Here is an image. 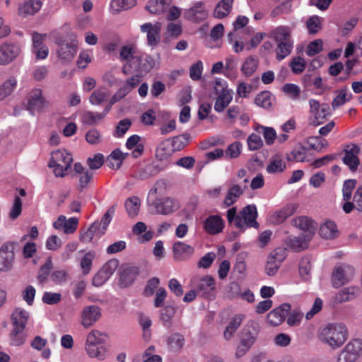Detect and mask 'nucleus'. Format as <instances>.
Instances as JSON below:
<instances>
[{
    "instance_id": "obj_25",
    "label": "nucleus",
    "mask_w": 362,
    "mask_h": 362,
    "mask_svg": "<svg viewBox=\"0 0 362 362\" xmlns=\"http://www.w3.org/2000/svg\"><path fill=\"white\" fill-rule=\"evenodd\" d=\"M291 32L292 30L290 27L279 25L271 31L269 37L273 39L276 43L291 42L293 41L291 37Z\"/></svg>"
},
{
    "instance_id": "obj_56",
    "label": "nucleus",
    "mask_w": 362,
    "mask_h": 362,
    "mask_svg": "<svg viewBox=\"0 0 362 362\" xmlns=\"http://www.w3.org/2000/svg\"><path fill=\"white\" fill-rule=\"evenodd\" d=\"M247 254L245 252H241L237 255L234 271L240 274H245L247 271L246 259Z\"/></svg>"
},
{
    "instance_id": "obj_64",
    "label": "nucleus",
    "mask_w": 362,
    "mask_h": 362,
    "mask_svg": "<svg viewBox=\"0 0 362 362\" xmlns=\"http://www.w3.org/2000/svg\"><path fill=\"white\" fill-rule=\"evenodd\" d=\"M307 151L302 145H298L291 151V158L296 162H304L306 158Z\"/></svg>"
},
{
    "instance_id": "obj_8",
    "label": "nucleus",
    "mask_w": 362,
    "mask_h": 362,
    "mask_svg": "<svg viewBox=\"0 0 362 362\" xmlns=\"http://www.w3.org/2000/svg\"><path fill=\"white\" fill-rule=\"evenodd\" d=\"M257 211L255 205H248L236 216L235 225L239 228L250 227L257 228L258 223L256 221Z\"/></svg>"
},
{
    "instance_id": "obj_61",
    "label": "nucleus",
    "mask_w": 362,
    "mask_h": 362,
    "mask_svg": "<svg viewBox=\"0 0 362 362\" xmlns=\"http://www.w3.org/2000/svg\"><path fill=\"white\" fill-rule=\"evenodd\" d=\"M258 129L262 134L267 144L271 145L274 142L276 133L274 128L260 126Z\"/></svg>"
},
{
    "instance_id": "obj_60",
    "label": "nucleus",
    "mask_w": 362,
    "mask_h": 362,
    "mask_svg": "<svg viewBox=\"0 0 362 362\" xmlns=\"http://www.w3.org/2000/svg\"><path fill=\"white\" fill-rule=\"evenodd\" d=\"M291 71L296 74H299L303 72L306 67V63L304 59L300 57H296L292 59L289 64Z\"/></svg>"
},
{
    "instance_id": "obj_21",
    "label": "nucleus",
    "mask_w": 362,
    "mask_h": 362,
    "mask_svg": "<svg viewBox=\"0 0 362 362\" xmlns=\"http://www.w3.org/2000/svg\"><path fill=\"white\" fill-rule=\"evenodd\" d=\"M208 16L204 3L196 2L194 6L185 12V17L192 22H201L205 20Z\"/></svg>"
},
{
    "instance_id": "obj_4",
    "label": "nucleus",
    "mask_w": 362,
    "mask_h": 362,
    "mask_svg": "<svg viewBox=\"0 0 362 362\" xmlns=\"http://www.w3.org/2000/svg\"><path fill=\"white\" fill-rule=\"evenodd\" d=\"M73 161L71 155L64 150H57L52 153L49 167L54 168L56 176L63 177Z\"/></svg>"
},
{
    "instance_id": "obj_20",
    "label": "nucleus",
    "mask_w": 362,
    "mask_h": 362,
    "mask_svg": "<svg viewBox=\"0 0 362 362\" xmlns=\"http://www.w3.org/2000/svg\"><path fill=\"white\" fill-rule=\"evenodd\" d=\"M291 306L288 303H284L279 307L272 310L267 315V321L272 326L281 325L291 311Z\"/></svg>"
},
{
    "instance_id": "obj_12",
    "label": "nucleus",
    "mask_w": 362,
    "mask_h": 362,
    "mask_svg": "<svg viewBox=\"0 0 362 362\" xmlns=\"http://www.w3.org/2000/svg\"><path fill=\"white\" fill-rule=\"evenodd\" d=\"M355 274L354 268L349 265H341L336 267L332 276V283L334 287L339 288L349 282Z\"/></svg>"
},
{
    "instance_id": "obj_23",
    "label": "nucleus",
    "mask_w": 362,
    "mask_h": 362,
    "mask_svg": "<svg viewBox=\"0 0 362 362\" xmlns=\"http://www.w3.org/2000/svg\"><path fill=\"white\" fill-rule=\"evenodd\" d=\"M298 204L296 203H291L285 205L279 210L274 211L271 216V221L274 224H279L285 221L289 216H292L296 209Z\"/></svg>"
},
{
    "instance_id": "obj_43",
    "label": "nucleus",
    "mask_w": 362,
    "mask_h": 362,
    "mask_svg": "<svg viewBox=\"0 0 362 362\" xmlns=\"http://www.w3.org/2000/svg\"><path fill=\"white\" fill-rule=\"evenodd\" d=\"M103 118L104 114H102V112L86 111L81 116V121L85 124L93 126L99 124Z\"/></svg>"
},
{
    "instance_id": "obj_50",
    "label": "nucleus",
    "mask_w": 362,
    "mask_h": 362,
    "mask_svg": "<svg viewBox=\"0 0 362 362\" xmlns=\"http://www.w3.org/2000/svg\"><path fill=\"white\" fill-rule=\"evenodd\" d=\"M357 183L356 180L350 179L344 181L342 187V194L344 203L352 202V192Z\"/></svg>"
},
{
    "instance_id": "obj_36",
    "label": "nucleus",
    "mask_w": 362,
    "mask_h": 362,
    "mask_svg": "<svg viewBox=\"0 0 362 362\" xmlns=\"http://www.w3.org/2000/svg\"><path fill=\"white\" fill-rule=\"evenodd\" d=\"M170 3L171 0H151L146 5V8L149 13L158 15L163 13Z\"/></svg>"
},
{
    "instance_id": "obj_17",
    "label": "nucleus",
    "mask_w": 362,
    "mask_h": 362,
    "mask_svg": "<svg viewBox=\"0 0 362 362\" xmlns=\"http://www.w3.org/2000/svg\"><path fill=\"white\" fill-rule=\"evenodd\" d=\"M162 23L156 22L154 24L146 23L140 26L141 32L146 34L148 45L156 46L160 40Z\"/></svg>"
},
{
    "instance_id": "obj_14",
    "label": "nucleus",
    "mask_w": 362,
    "mask_h": 362,
    "mask_svg": "<svg viewBox=\"0 0 362 362\" xmlns=\"http://www.w3.org/2000/svg\"><path fill=\"white\" fill-rule=\"evenodd\" d=\"M101 317L100 308L95 305H88L81 313V324L84 328L93 326Z\"/></svg>"
},
{
    "instance_id": "obj_55",
    "label": "nucleus",
    "mask_w": 362,
    "mask_h": 362,
    "mask_svg": "<svg viewBox=\"0 0 362 362\" xmlns=\"http://www.w3.org/2000/svg\"><path fill=\"white\" fill-rule=\"evenodd\" d=\"M24 329L13 327L10 333V340L11 345L21 346L25 341V334L23 332Z\"/></svg>"
},
{
    "instance_id": "obj_11",
    "label": "nucleus",
    "mask_w": 362,
    "mask_h": 362,
    "mask_svg": "<svg viewBox=\"0 0 362 362\" xmlns=\"http://www.w3.org/2000/svg\"><path fill=\"white\" fill-rule=\"evenodd\" d=\"M118 266L119 262L116 259L107 261L93 276L92 284L96 287L103 286L112 276Z\"/></svg>"
},
{
    "instance_id": "obj_48",
    "label": "nucleus",
    "mask_w": 362,
    "mask_h": 362,
    "mask_svg": "<svg viewBox=\"0 0 362 362\" xmlns=\"http://www.w3.org/2000/svg\"><path fill=\"white\" fill-rule=\"evenodd\" d=\"M173 149L175 151H179L183 149L189 143L190 135L185 133L170 139Z\"/></svg>"
},
{
    "instance_id": "obj_1",
    "label": "nucleus",
    "mask_w": 362,
    "mask_h": 362,
    "mask_svg": "<svg viewBox=\"0 0 362 362\" xmlns=\"http://www.w3.org/2000/svg\"><path fill=\"white\" fill-rule=\"evenodd\" d=\"M347 329L342 323L329 324L322 329L319 339L332 349L340 347L347 339Z\"/></svg>"
},
{
    "instance_id": "obj_52",
    "label": "nucleus",
    "mask_w": 362,
    "mask_h": 362,
    "mask_svg": "<svg viewBox=\"0 0 362 362\" xmlns=\"http://www.w3.org/2000/svg\"><path fill=\"white\" fill-rule=\"evenodd\" d=\"M286 168V163L283 159L276 156L272 158L269 164L267 167V170L269 173H277L283 172Z\"/></svg>"
},
{
    "instance_id": "obj_7",
    "label": "nucleus",
    "mask_w": 362,
    "mask_h": 362,
    "mask_svg": "<svg viewBox=\"0 0 362 362\" xmlns=\"http://www.w3.org/2000/svg\"><path fill=\"white\" fill-rule=\"evenodd\" d=\"M310 117L309 122L314 126H318L325 122L330 115V107L327 103H320L315 99L309 100Z\"/></svg>"
},
{
    "instance_id": "obj_53",
    "label": "nucleus",
    "mask_w": 362,
    "mask_h": 362,
    "mask_svg": "<svg viewBox=\"0 0 362 362\" xmlns=\"http://www.w3.org/2000/svg\"><path fill=\"white\" fill-rule=\"evenodd\" d=\"M17 85V80L15 77L11 76L8 78L0 86V96L1 98L6 97L12 93Z\"/></svg>"
},
{
    "instance_id": "obj_19",
    "label": "nucleus",
    "mask_w": 362,
    "mask_h": 362,
    "mask_svg": "<svg viewBox=\"0 0 362 362\" xmlns=\"http://www.w3.org/2000/svg\"><path fill=\"white\" fill-rule=\"evenodd\" d=\"M42 6V0H22L18 5L17 13L21 18L34 16Z\"/></svg>"
},
{
    "instance_id": "obj_40",
    "label": "nucleus",
    "mask_w": 362,
    "mask_h": 362,
    "mask_svg": "<svg viewBox=\"0 0 362 362\" xmlns=\"http://www.w3.org/2000/svg\"><path fill=\"white\" fill-rule=\"evenodd\" d=\"M276 47L275 49L276 58L279 61H281L288 56L293 47V41L291 42H281L276 43Z\"/></svg>"
},
{
    "instance_id": "obj_62",
    "label": "nucleus",
    "mask_w": 362,
    "mask_h": 362,
    "mask_svg": "<svg viewBox=\"0 0 362 362\" xmlns=\"http://www.w3.org/2000/svg\"><path fill=\"white\" fill-rule=\"evenodd\" d=\"M306 25L310 34H315L321 29V18L313 16L307 21Z\"/></svg>"
},
{
    "instance_id": "obj_54",
    "label": "nucleus",
    "mask_w": 362,
    "mask_h": 362,
    "mask_svg": "<svg viewBox=\"0 0 362 362\" xmlns=\"http://www.w3.org/2000/svg\"><path fill=\"white\" fill-rule=\"evenodd\" d=\"M95 257V252L90 250L85 254L80 262L81 268L84 274H88L92 267L93 260Z\"/></svg>"
},
{
    "instance_id": "obj_18",
    "label": "nucleus",
    "mask_w": 362,
    "mask_h": 362,
    "mask_svg": "<svg viewBox=\"0 0 362 362\" xmlns=\"http://www.w3.org/2000/svg\"><path fill=\"white\" fill-rule=\"evenodd\" d=\"M344 151V163L349 167L351 171H356L360 163L358 158L360 148L358 146L354 144H348L345 146Z\"/></svg>"
},
{
    "instance_id": "obj_41",
    "label": "nucleus",
    "mask_w": 362,
    "mask_h": 362,
    "mask_svg": "<svg viewBox=\"0 0 362 362\" xmlns=\"http://www.w3.org/2000/svg\"><path fill=\"white\" fill-rule=\"evenodd\" d=\"M86 354L90 358H95L98 360H104L106 357L107 349L102 344H94L93 346H85Z\"/></svg>"
},
{
    "instance_id": "obj_57",
    "label": "nucleus",
    "mask_w": 362,
    "mask_h": 362,
    "mask_svg": "<svg viewBox=\"0 0 362 362\" xmlns=\"http://www.w3.org/2000/svg\"><path fill=\"white\" fill-rule=\"evenodd\" d=\"M184 337L178 333L172 334L168 339V345L172 351L180 350L184 344Z\"/></svg>"
},
{
    "instance_id": "obj_2",
    "label": "nucleus",
    "mask_w": 362,
    "mask_h": 362,
    "mask_svg": "<svg viewBox=\"0 0 362 362\" xmlns=\"http://www.w3.org/2000/svg\"><path fill=\"white\" fill-rule=\"evenodd\" d=\"M141 54L132 44L124 45L120 48L119 59L124 63L122 72L124 74H129L139 67L138 63L141 60Z\"/></svg>"
},
{
    "instance_id": "obj_24",
    "label": "nucleus",
    "mask_w": 362,
    "mask_h": 362,
    "mask_svg": "<svg viewBox=\"0 0 362 362\" xmlns=\"http://www.w3.org/2000/svg\"><path fill=\"white\" fill-rule=\"evenodd\" d=\"M224 227V221L218 215L209 216L204 222V230L211 235L218 234L222 231Z\"/></svg>"
},
{
    "instance_id": "obj_32",
    "label": "nucleus",
    "mask_w": 362,
    "mask_h": 362,
    "mask_svg": "<svg viewBox=\"0 0 362 362\" xmlns=\"http://www.w3.org/2000/svg\"><path fill=\"white\" fill-rule=\"evenodd\" d=\"M136 4V0H112L110 11L112 14H118L129 10Z\"/></svg>"
},
{
    "instance_id": "obj_28",
    "label": "nucleus",
    "mask_w": 362,
    "mask_h": 362,
    "mask_svg": "<svg viewBox=\"0 0 362 362\" xmlns=\"http://www.w3.org/2000/svg\"><path fill=\"white\" fill-rule=\"evenodd\" d=\"M173 250L175 259L179 261L189 257L194 252L193 247L182 242L175 243Z\"/></svg>"
},
{
    "instance_id": "obj_15",
    "label": "nucleus",
    "mask_w": 362,
    "mask_h": 362,
    "mask_svg": "<svg viewBox=\"0 0 362 362\" xmlns=\"http://www.w3.org/2000/svg\"><path fill=\"white\" fill-rule=\"evenodd\" d=\"M14 243H6L0 248V271L5 272L11 269L14 262Z\"/></svg>"
},
{
    "instance_id": "obj_30",
    "label": "nucleus",
    "mask_w": 362,
    "mask_h": 362,
    "mask_svg": "<svg viewBox=\"0 0 362 362\" xmlns=\"http://www.w3.org/2000/svg\"><path fill=\"white\" fill-rule=\"evenodd\" d=\"M216 94L218 96L214 104V110L218 112H221L232 101L233 90H225L223 92L216 93Z\"/></svg>"
},
{
    "instance_id": "obj_51",
    "label": "nucleus",
    "mask_w": 362,
    "mask_h": 362,
    "mask_svg": "<svg viewBox=\"0 0 362 362\" xmlns=\"http://www.w3.org/2000/svg\"><path fill=\"white\" fill-rule=\"evenodd\" d=\"M138 64L139 67L135 69V71L148 72L153 68L155 62L151 56L141 53V60Z\"/></svg>"
},
{
    "instance_id": "obj_38",
    "label": "nucleus",
    "mask_w": 362,
    "mask_h": 362,
    "mask_svg": "<svg viewBox=\"0 0 362 362\" xmlns=\"http://www.w3.org/2000/svg\"><path fill=\"white\" fill-rule=\"evenodd\" d=\"M175 152L170 139L160 143L156 148V156L160 160H164Z\"/></svg>"
},
{
    "instance_id": "obj_37",
    "label": "nucleus",
    "mask_w": 362,
    "mask_h": 362,
    "mask_svg": "<svg viewBox=\"0 0 362 362\" xmlns=\"http://www.w3.org/2000/svg\"><path fill=\"white\" fill-rule=\"evenodd\" d=\"M127 153H124L119 149L114 150L107 157V163L108 166L112 169H118L122 164Z\"/></svg>"
},
{
    "instance_id": "obj_5",
    "label": "nucleus",
    "mask_w": 362,
    "mask_h": 362,
    "mask_svg": "<svg viewBox=\"0 0 362 362\" xmlns=\"http://www.w3.org/2000/svg\"><path fill=\"white\" fill-rule=\"evenodd\" d=\"M57 53L59 59L64 62L72 61L78 51V41L74 35H70L69 41L62 37L56 39Z\"/></svg>"
},
{
    "instance_id": "obj_13",
    "label": "nucleus",
    "mask_w": 362,
    "mask_h": 362,
    "mask_svg": "<svg viewBox=\"0 0 362 362\" xmlns=\"http://www.w3.org/2000/svg\"><path fill=\"white\" fill-rule=\"evenodd\" d=\"M286 256V250L282 247L274 249L269 254L265 266V272L268 276L275 275L285 259Z\"/></svg>"
},
{
    "instance_id": "obj_6",
    "label": "nucleus",
    "mask_w": 362,
    "mask_h": 362,
    "mask_svg": "<svg viewBox=\"0 0 362 362\" xmlns=\"http://www.w3.org/2000/svg\"><path fill=\"white\" fill-rule=\"evenodd\" d=\"M362 356V340L351 339L340 351L337 362H359Z\"/></svg>"
},
{
    "instance_id": "obj_35",
    "label": "nucleus",
    "mask_w": 362,
    "mask_h": 362,
    "mask_svg": "<svg viewBox=\"0 0 362 362\" xmlns=\"http://www.w3.org/2000/svg\"><path fill=\"white\" fill-rule=\"evenodd\" d=\"M310 240L308 239V236L305 235L290 237L287 240V245L293 250L299 252L308 247V243Z\"/></svg>"
},
{
    "instance_id": "obj_10",
    "label": "nucleus",
    "mask_w": 362,
    "mask_h": 362,
    "mask_svg": "<svg viewBox=\"0 0 362 362\" xmlns=\"http://www.w3.org/2000/svg\"><path fill=\"white\" fill-rule=\"evenodd\" d=\"M22 52L19 42H4L0 45V66H6L14 62Z\"/></svg>"
},
{
    "instance_id": "obj_49",
    "label": "nucleus",
    "mask_w": 362,
    "mask_h": 362,
    "mask_svg": "<svg viewBox=\"0 0 362 362\" xmlns=\"http://www.w3.org/2000/svg\"><path fill=\"white\" fill-rule=\"evenodd\" d=\"M104 341L105 334L98 329H93L87 334L85 346H93L94 344H102Z\"/></svg>"
},
{
    "instance_id": "obj_44",
    "label": "nucleus",
    "mask_w": 362,
    "mask_h": 362,
    "mask_svg": "<svg viewBox=\"0 0 362 362\" xmlns=\"http://www.w3.org/2000/svg\"><path fill=\"white\" fill-rule=\"evenodd\" d=\"M243 193V189L238 185H233L228 191L226 197L224 199V204L227 206L233 204L239 197Z\"/></svg>"
},
{
    "instance_id": "obj_58",
    "label": "nucleus",
    "mask_w": 362,
    "mask_h": 362,
    "mask_svg": "<svg viewBox=\"0 0 362 362\" xmlns=\"http://www.w3.org/2000/svg\"><path fill=\"white\" fill-rule=\"evenodd\" d=\"M107 96V91L105 89L99 88L92 93L89 101L92 105H99L105 100Z\"/></svg>"
},
{
    "instance_id": "obj_9",
    "label": "nucleus",
    "mask_w": 362,
    "mask_h": 362,
    "mask_svg": "<svg viewBox=\"0 0 362 362\" xmlns=\"http://www.w3.org/2000/svg\"><path fill=\"white\" fill-rule=\"evenodd\" d=\"M192 286L198 296L204 298H212L215 296V281L211 276L206 275L201 278H194L192 280Z\"/></svg>"
},
{
    "instance_id": "obj_59",
    "label": "nucleus",
    "mask_w": 362,
    "mask_h": 362,
    "mask_svg": "<svg viewBox=\"0 0 362 362\" xmlns=\"http://www.w3.org/2000/svg\"><path fill=\"white\" fill-rule=\"evenodd\" d=\"M311 269L310 260L308 257L301 259L299 264V273L303 280L307 281L310 279V272Z\"/></svg>"
},
{
    "instance_id": "obj_31",
    "label": "nucleus",
    "mask_w": 362,
    "mask_h": 362,
    "mask_svg": "<svg viewBox=\"0 0 362 362\" xmlns=\"http://www.w3.org/2000/svg\"><path fill=\"white\" fill-rule=\"evenodd\" d=\"M139 274V269L134 266H127L122 268L120 273V282L124 286H128L133 283Z\"/></svg>"
},
{
    "instance_id": "obj_27",
    "label": "nucleus",
    "mask_w": 362,
    "mask_h": 362,
    "mask_svg": "<svg viewBox=\"0 0 362 362\" xmlns=\"http://www.w3.org/2000/svg\"><path fill=\"white\" fill-rule=\"evenodd\" d=\"M342 209L346 214L351 213L354 209L362 212V184L356 188L352 202L344 203Z\"/></svg>"
},
{
    "instance_id": "obj_3",
    "label": "nucleus",
    "mask_w": 362,
    "mask_h": 362,
    "mask_svg": "<svg viewBox=\"0 0 362 362\" xmlns=\"http://www.w3.org/2000/svg\"><path fill=\"white\" fill-rule=\"evenodd\" d=\"M157 190L156 187L152 188L148 193V205L153 208V213L162 215H168L175 211L179 206L177 202L173 198L164 197L161 199H156L154 200L151 199L156 197Z\"/></svg>"
},
{
    "instance_id": "obj_39",
    "label": "nucleus",
    "mask_w": 362,
    "mask_h": 362,
    "mask_svg": "<svg viewBox=\"0 0 362 362\" xmlns=\"http://www.w3.org/2000/svg\"><path fill=\"white\" fill-rule=\"evenodd\" d=\"M259 64V60L254 57H248L241 66V71L247 77L251 76L256 71Z\"/></svg>"
},
{
    "instance_id": "obj_46",
    "label": "nucleus",
    "mask_w": 362,
    "mask_h": 362,
    "mask_svg": "<svg viewBox=\"0 0 362 362\" xmlns=\"http://www.w3.org/2000/svg\"><path fill=\"white\" fill-rule=\"evenodd\" d=\"M282 91L291 100L296 101L300 98V88L294 83H286L282 86Z\"/></svg>"
},
{
    "instance_id": "obj_16",
    "label": "nucleus",
    "mask_w": 362,
    "mask_h": 362,
    "mask_svg": "<svg viewBox=\"0 0 362 362\" xmlns=\"http://www.w3.org/2000/svg\"><path fill=\"white\" fill-rule=\"evenodd\" d=\"M46 100L42 95V90L35 88L32 90L27 98L26 108L34 114L35 112H39L45 106Z\"/></svg>"
},
{
    "instance_id": "obj_29",
    "label": "nucleus",
    "mask_w": 362,
    "mask_h": 362,
    "mask_svg": "<svg viewBox=\"0 0 362 362\" xmlns=\"http://www.w3.org/2000/svg\"><path fill=\"white\" fill-rule=\"evenodd\" d=\"M29 317L28 311L21 308H16L11 315L12 327L25 329Z\"/></svg>"
},
{
    "instance_id": "obj_42",
    "label": "nucleus",
    "mask_w": 362,
    "mask_h": 362,
    "mask_svg": "<svg viewBox=\"0 0 362 362\" xmlns=\"http://www.w3.org/2000/svg\"><path fill=\"white\" fill-rule=\"evenodd\" d=\"M124 205L127 213L133 218L136 216L139 211L141 201L138 197H131L126 200Z\"/></svg>"
},
{
    "instance_id": "obj_34",
    "label": "nucleus",
    "mask_w": 362,
    "mask_h": 362,
    "mask_svg": "<svg viewBox=\"0 0 362 362\" xmlns=\"http://www.w3.org/2000/svg\"><path fill=\"white\" fill-rule=\"evenodd\" d=\"M234 0H221L216 6L214 16L221 19L226 17L231 11Z\"/></svg>"
},
{
    "instance_id": "obj_22",
    "label": "nucleus",
    "mask_w": 362,
    "mask_h": 362,
    "mask_svg": "<svg viewBox=\"0 0 362 362\" xmlns=\"http://www.w3.org/2000/svg\"><path fill=\"white\" fill-rule=\"evenodd\" d=\"M293 225L305 232V235L308 236V239H312L315 233L317 225L310 218L307 216H298L293 219Z\"/></svg>"
},
{
    "instance_id": "obj_47",
    "label": "nucleus",
    "mask_w": 362,
    "mask_h": 362,
    "mask_svg": "<svg viewBox=\"0 0 362 362\" xmlns=\"http://www.w3.org/2000/svg\"><path fill=\"white\" fill-rule=\"evenodd\" d=\"M272 94L269 91H262L255 99V103L264 109L270 108L272 105Z\"/></svg>"
},
{
    "instance_id": "obj_33",
    "label": "nucleus",
    "mask_w": 362,
    "mask_h": 362,
    "mask_svg": "<svg viewBox=\"0 0 362 362\" xmlns=\"http://www.w3.org/2000/svg\"><path fill=\"white\" fill-rule=\"evenodd\" d=\"M103 234V230L98 226V221H95L86 231L81 233L80 240L88 243L93 240L95 236L100 237Z\"/></svg>"
},
{
    "instance_id": "obj_26",
    "label": "nucleus",
    "mask_w": 362,
    "mask_h": 362,
    "mask_svg": "<svg viewBox=\"0 0 362 362\" xmlns=\"http://www.w3.org/2000/svg\"><path fill=\"white\" fill-rule=\"evenodd\" d=\"M319 234L324 239L332 240L339 236V231L334 221L327 220L320 226Z\"/></svg>"
},
{
    "instance_id": "obj_45",
    "label": "nucleus",
    "mask_w": 362,
    "mask_h": 362,
    "mask_svg": "<svg viewBox=\"0 0 362 362\" xmlns=\"http://www.w3.org/2000/svg\"><path fill=\"white\" fill-rule=\"evenodd\" d=\"M258 326L257 324L251 323L250 325H247V327L244 329L242 341H250V346H252V344L256 341L257 334H258Z\"/></svg>"
},
{
    "instance_id": "obj_63",
    "label": "nucleus",
    "mask_w": 362,
    "mask_h": 362,
    "mask_svg": "<svg viewBox=\"0 0 362 362\" xmlns=\"http://www.w3.org/2000/svg\"><path fill=\"white\" fill-rule=\"evenodd\" d=\"M308 144L310 147L317 151H321L327 146V142L325 139L319 136H311L308 139Z\"/></svg>"
}]
</instances>
